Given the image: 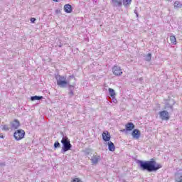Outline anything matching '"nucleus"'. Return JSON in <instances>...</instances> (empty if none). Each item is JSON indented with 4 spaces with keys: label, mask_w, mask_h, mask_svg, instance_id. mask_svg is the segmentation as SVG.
Returning a JSON list of instances; mask_svg holds the SVG:
<instances>
[{
    "label": "nucleus",
    "mask_w": 182,
    "mask_h": 182,
    "mask_svg": "<svg viewBox=\"0 0 182 182\" xmlns=\"http://www.w3.org/2000/svg\"><path fill=\"white\" fill-rule=\"evenodd\" d=\"M110 134L109 132L105 131L102 133V139L104 141H110Z\"/></svg>",
    "instance_id": "obj_11"
},
{
    "label": "nucleus",
    "mask_w": 182,
    "mask_h": 182,
    "mask_svg": "<svg viewBox=\"0 0 182 182\" xmlns=\"http://www.w3.org/2000/svg\"><path fill=\"white\" fill-rule=\"evenodd\" d=\"M132 136L135 140H139L140 136H141V132H140V130L139 129H134L132 132Z\"/></svg>",
    "instance_id": "obj_9"
},
{
    "label": "nucleus",
    "mask_w": 182,
    "mask_h": 182,
    "mask_svg": "<svg viewBox=\"0 0 182 182\" xmlns=\"http://www.w3.org/2000/svg\"><path fill=\"white\" fill-rule=\"evenodd\" d=\"M178 182H182V176L180 177V181H178Z\"/></svg>",
    "instance_id": "obj_28"
},
{
    "label": "nucleus",
    "mask_w": 182,
    "mask_h": 182,
    "mask_svg": "<svg viewBox=\"0 0 182 182\" xmlns=\"http://www.w3.org/2000/svg\"><path fill=\"white\" fill-rule=\"evenodd\" d=\"M1 129L4 130V132H9V126L8 125H2Z\"/></svg>",
    "instance_id": "obj_20"
},
{
    "label": "nucleus",
    "mask_w": 182,
    "mask_h": 182,
    "mask_svg": "<svg viewBox=\"0 0 182 182\" xmlns=\"http://www.w3.org/2000/svg\"><path fill=\"white\" fill-rule=\"evenodd\" d=\"M108 149H109V151H114V150H116L114 144H113V142H112V141H109L108 142Z\"/></svg>",
    "instance_id": "obj_14"
},
{
    "label": "nucleus",
    "mask_w": 182,
    "mask_h": 182,
    "mask_svg": "<svg viewBox=\"0 0 182 182\" xmlns=\"http://www.w3.org/2000/svg\"><path fill=\"white\" fill-rule=\"evenodd\" d=\"M11 130H16V129H19L20 123L18 119H14L11 122Z\"/></svg>",
    "instance_id": "obj_10"
},
{
    "label": "nucleus",
    "mask_w": 182,
    "mask_h": 182,
    "mask_svg": "<svg viewBox=\"0 0 182 182\" xmlns=\"http://www.w3.org/2000/svg\"><path fill=\"white\" fill-rule=\"evenodd\" d=\"M14 137L17 141H19V140H22V139L25 137V131L23 129L16 130L14 134Z\"/></svg>",
    "instance_id": "obj_5"
},
{
    "label": "nucleus",
    "mask_w": 182,
    "mask_h": 182,
    "mask_svg": "<svg viewBox=\"0 0 182 182\" xmlns=\"http://www.w3.org/2000/svg\"><path fill=\"white\" fill-rule=\"evenodd\" d=\"M120 132H122L123 133V132H127V130L126 128H125V129H121Z\"/></svg>",
    "instance_id": "obj_27"
},
{
    "label": "nucleus",
    "mask_w": 182,
    "mask_h": 182,
    "mask_svg": "<svg viewBox=\"0 0 182 182\" xmlns=\"http://www.w3.org/2000/svg\"><path fill=\"white\" fill-rule=\"evenodd\" d=\"M112 101L114 103H117V100H116V98L114 97H112Z\"/></svg>",
    "instance_id": "obj_25"
},
{
    "label": "nucleus",
    "mask_w": 182,
    "mask_h": 182,
    "mask_svg": "<svg viewBox=\"0 0 182 182\" xmlns=\"http://www.w3.org/2000/svg\"><path fill=\"white\" fill-rule=\"evenodd\" d=\"M55 79L57 85L59 87L65 88L69 86V82L66 80V77L61 75H56Z\"/></svg>",
    "instance_id": "obj_4"
},
{
    "label": "nucleus",
    "mask_w": 182,
    "mask_h": 182,
    "mask_svg": "<svg viewBox=\"0 0 182 182\" xmlns=\"http://www.w3.org/2000/svg\"><path fill=\"white\" fill-rule=\"evenodd\" d=\"M170 41H171V43H173V45H176L177 42V40L176 39V36H170Z\"/></svg>",
    "instance_id": "obj_17"
},
{
    "label": "nucleus",
    "mask_w": 182,
    "mask_h": 182,
    "mask_svg": "<svg viewBox=\"0 0 182 182\" xmlns=\"http://www.w3.org/2000/svg\"><path fill=\"white\" fill-rule=\"evenodd\" d=\"M109 92L111 97H114V96H116V92H114V90L112 88H109Z\"/></svg>",
    "instance_id": "obj_18"
},
{
    "label": "nucleus",
    "mask_w": 182,
    "mask_h": 182,
    "mask_svg": "<svg viewBox=\"0 0 182 182\" xmlns=\"http://www.w3.org/2000/svg\"><path fill=\"white\" fill-rule=\"evenodd\" d=\"M61 143L63 144V148L61 149V153L65 154L66 151H69L72 149V144H70V140L68 136H63Z\"/></svg>",
    "instance_id": "obj_2"
},
{
    "label": "nucleus",
    "mask_w": 182,
    "mask_h": 182,
    "mask_svg": "<svg viewBox=\"0 0 182 182\" xmlns=\"http://www.w3.org/2000/svg\"><path fill=\"white\" fill-rule=\"evenodd\" d=\"M68 95L70 97L73 96V86H70V92L68 93Z\"/></svg>",
    "instance_id": "obj_21"
},
{
    "label": "nucleus",
    "mask_w": 182,
    "mask_h": 182,
    "mask_svg": "<svg viewBox=\"0 0 182 182\" xmlns=\"http://www.w3.org/2000/svg\"><path fill=\"white\" fill-rule=\"evenodd\" d=\"M72 182H83L82 180L79 178H75Z\"/></svg>",
    "instance_id": "obj_23"
},
{
    "label": "nucleus",
    "mask_w": 182,
    "mask_h": 182,
    "mask_svg": "<svg viewBox=\"0 0 182 182\" xmlns=\"http://www.w3.org/2000/svg\"><path fill=\"white\" fill-rule=\"evenodd\" d=\"M0 137H1V139H4V135H2V134H0Z\"/></svg>",
    "instance_id": "obj_29"
},
{
    "label": "nucleus",
    "mask_w": 182,
    "mask_h": 182,
    "mask_svg": "<svg viewBox=\"0 0 182 182\" xmlns=\"http://www.w3.org/2000/svg\"><path fill=\"white\" fill-rule=\"evenodd\" d=\"M139 166L141 168L146 170V171H149V173H151L152 171H157V170L161 168L160 164L155 161H139Z\"/></svg>",
    "instance_id": "obj_1"
},
{
    "label": "nucleus",
    "mask_w": 182,
    "mask_h": 182,
    "mask_svg": "<svg viewBox=\"0 0 182 182\" xmlns=\"http://www.w3.org/2000/svg\"><path fill=\"white\" fill-rule=\"evenodd\" d=\"M41 99H43V97L35 95L31 97V100H32L33 102L34 100H41Z\"/></svg>",
    "instance_id": "obj_16"
},
{
    "label": "nucleus",
    "mask_w": 182,
    "mask_h": 182,
    "mask_svg": "<svg viewBox=\"0 0 182 182\" xmlns=\"http://www.w3.org/2000/svg\"><path fill=\"white\" fill-rule=\"evenodd\" d=\"M175 9H180L182 8V4L180 1H175L173 4Z\"/></svg>",
    "instance_id": "obj_15"
},
{
    "label": "nucleus",
    "mask_w": 182,
    "mask_h": 182,
    "mask_svg": "<svg viewBox=\"0 0 182 182\" xmlns=\"http://www.w3.org/2000/svg\"><path fill=\"white\" fill-rule=\"evenodd\" d=\"M159 117H160V119H161V120H168L170 119L168 112L166 110L161 111L159 112Z\"/></svg>",
    "instance_id": "obj_8"
},
{
    "label": "nucleus",
    "mask_w": 182,
    "mask_h": 182,
    "mask_svg": "<svg viewBox=\"0 0 182 182\" xmlns=\"http://www.w3.org/2000/svg\"><path fill=\"white\" fill-rule=\"evenodd\" d=\"M100 160H102V157L100 155L97 154V153H94L90 159L91 163L95 166H96V164H97Z\"/></svg>",
    "instance_id": "obj_6"
},
{
    "label": "nucleus",
    "mask_w": 182,
    "mask_h": 182,
    "mask_svg": "<svg viewBox=\"0 0 182 182\" xmlns=\"http://www.w3.org/2000/svg\"><path fill=\"white\" fill-rule=\"evenodd\" d=\"M136 16H139V14L137 13H136Z\"/></svg>",
    "instance_id": "obj_32"
},
{
    "label": "nucleus",
    "mask_w": 182,
    "mask_h": 182,
    "mask_svg": "<svg viewBox=\"0 0 182 182\" xmlns=\"http://www.w3.org/2000/svg\"><path fill=\"white\" fill-rule=\"evenodd\" d=\"M139 80H140V82H141V80H143V77H140Z\"/></svg>",
    "instance_id": "obj_31"
},
{
    "label": "nucleus",
    "mask_w": 182,
    "mask_h": 182,
    "mask_svg": "<svg viewBox=\"0 0 182 182\" xmlns=\"http://www.w3.org/2000/svg\"><path fill=\"white\" fill-rule=\"evenodd\" d=\"M125 129H126L127 132H132V130H133V129H134V124H133V122L127 123L125 125Z\"/></svg>",
    "instance_id": "obj_13"
},
{
    "label": "nucleus",
    "mask_w": 182,
    "mask_h": 182,
    "mask_svg": "<svg viewBox=\"0 0 182 182\" xmlns=\"http://www.w3.org/2000/svg\"><path fill=\"white\" fill-rule=\"evenodd\" d=\"M54 147L55 149H58V147H60V144L59 143V141L55 142Z\"/></svg>",
    "instance_id": "obj_22"
},
{
    "label": "nucleus",
    "mask_w": 182,
    "mask_h": 182,
    "mask_svg": "<svg viewBox=\"0 0 182 182\" xmlns=\"http://www.w3.org/2000/svg\"><path fill=\"white\" fill-rule=\"evenodd\" d=\"M132 0H125V1L124 0H112L111 4L114 6H116L118 8H120L122 5H124L125 8H129V6H130V4H132Z\"/></svg>",
    "instance_id": "obj_3"
},
{
    "label": "nucleus",
    "mask_w": 182,
    "mask_h": 182,
    "mask_svg": "<svg viewBox=\"0 0 182 182\" xmlns=\"http://www.w3.org/2000/svg\"><path fill=\"white\" fill-rule=\"evenodd\" d=\"M0 166L1 167H5V163H1Z\"/></svg>",
    "instance_id": "obj_26"
},
{
    "label": "nucleus",
    "mask_w": 182,
    "mask_h": 182,
    "mask_svg": "<svg viewBox=\"0 0 182 182\" xmlns=\"http://www.w3.org/2000/svg\"><path fill=\"white\" fill-rule=\"evenodd\" d=\"M64 11L66 14H72L73 9H72V6L70 4H65L64 6Z\"/></svg>",
    "instance_id": "obj_12"
},
{
    "label": "nucleus",
    "mask_w": 182,
    "mask_h": 182,
    "mask_svg": "<svg viewBox=\"0 0 182 182\" xmlns=\"http://www.w3.org/2000/svg\"><path fill=\"white\" fill-rule=\"evenodd\" d=\"M146 62H150L151 60V53H148L144 58Z\"/></svg>",
    "instance_id": "obj_19"
},
{
    "label": "nucleus",
    "mask_w": 182,
    "mask_h": 182,
    "mask_svg": "<svg viewBox=\"0 0 182 182\" xmlns=\"http://www.w3.org/2000/svg\"><path fill=\"white\" fill-rule=\"evenodd\" d=\"M54 2H59V0H53Z\"/></svg>",
    "instance_id": "obj_30"
},
{
    "label": "nucleus",
    "mask_w": 182,
    "mask_h": 182,
    "mask_svg": "<svg viewBox=\"0 0 182 182\" xmlns=\"http://www.w3.org/2000/svg\"><path fill=\"white\" fill-rule=\"evenodd\" d=\"M112 73L115 75V76H120L121 75H123V70H122V68L117 65H114L112 68Z\"/></svg>",
    "instance_id": "obj_7"
},
{
    "label": "nucleus",
    "mask_w": 182,
    "mask_h": 182,
    "mask_svg": "<svg viewBox=\"0 0 182 182\" xmlns=\"http://www.w3.org/2000/svg\"><path fill=\"white\" fill-rule=\"evenodd\" d=\"M30 21H31V23H35V21H36V18H31Z\"/></svg>",
    "instance_id": "obj_24"
}]
</instances>
